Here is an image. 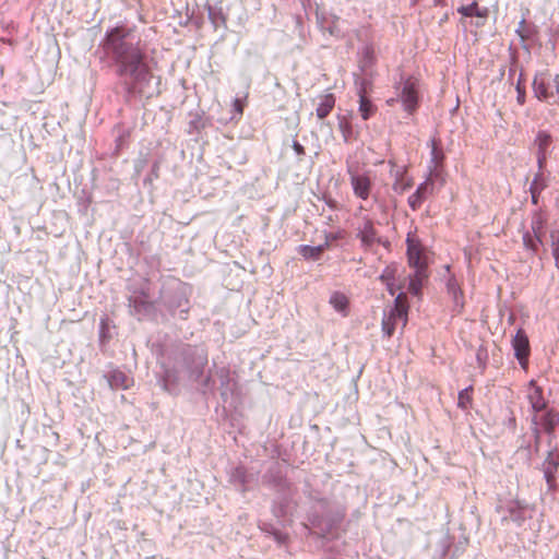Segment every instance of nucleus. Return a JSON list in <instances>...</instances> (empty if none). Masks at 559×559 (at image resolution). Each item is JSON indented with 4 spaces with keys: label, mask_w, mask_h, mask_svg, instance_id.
I'll return each mask as SVG.
<instances>
[{
    "label": "nucleus",
    "mask_w": 559,
    "mask_h": 559,
    "mask_svg": "<svg viewBox=\"0 0 559 559\" xmlns=\"http://www.w3.org/2000/svg\"><path fill=\"white\" fill-rule=\"evenodd\" d=\"M111 45L120 66V74L130 75L133 90L144 94V86L152 74L148 67L143 62V53L134 46L132 34L129 29L117 27L107 34V46Z\"/></svg>",
    "instance_id": "1"
},
{
    "label": "nucleus",
    "mask_w": 559,
    "mask_h": 559,
    "mask_svg": "<svg viewBox=\"0 0 559 559\" xmlns=\"http://www.w3.org/2000/svg\"><path fill=\"white\" fill-rule=\"evenodd\" d=\"M408 320V302L405 293H400L395 300L394 307L384 316L382 320V331L388 337H391L395 330L400 326L404 329Z\"/></svg>",
    "instance_id": "2"
},
{
    "label": "nucleus",
    "mask_w": 559,
    "mask_h": 559,
    "mask_svg": "<svg viewBox=\"0 0 559 559\" xmlns=\"http://www.w3.org/2000/svg\"><path fill=\"white\" fill-rule=\"evenodd\" d=\"M533 91L539 100L557 97L559 99V74L540 72L534 78Z\"/></svg>",
    "instance_id": "3"
},
{
    "label": "nucleus",
    "mask_w": 559,
    "mask_h": 559,
    "mask_svg": "<svg viewBox=\"0 0 559 559\" xmlns=\"http://www.w3.org/2000/svg\"><path fill=\"white\" fill-rule=\"evenodd\" d=\"M356 230V236L360 240L361 247L366 250L381 242V237L376 229L374 222L368 215L361 216V222Z\"/></svg>",
    "instance_id": "4"
},
{
    "label": "nucleus",
    "mask_w": 559,
    "mask_h": 559,
    "mask_svg": "<svg viewBox=\"0 0 559 559\" xmlns=\"http://www.w3.org/2000/svg\"><path fill=\"white\" fill-rule=\"evenodd\" d=\"M347 173L349 175L350 186L353 188L354 194L361 199L367 200L370 197L372 190V180L368 173H358L353 169L352 166L347 167Z\"/></svg>",
    "instance_id": "5"
},
{
    "label": "nucleus",
    "mask_w": 559,
    "mask_h": 559,
    "mask_svg": "<svg viewBox=\"0 0 559 559\" xmlns=\"http://www.w3.org/2000/svg\"><path fill=\"white\" fill-rule=\"evenodd\" d=\"M408 264L414 269H427V257L420 241L412 234L407 235Z\"/></svg>",
    "instance_id": "6"
},
{
    "label": "nucleus",
    "mask_w": 559,
    "mask_h": 559,
    "mask_svg": "<svg viewBox=\"0 0 559 559\" xmlns=\"http://www.w3.org/2000/svg\"><path fill=\"white\" fill-rule=\"evenodd\" d=\"M512 347L514 355L519 360L521 367L526 369L528 366V357L531 354L530 341L523 329H519L512 338Z\"/></svg>",
    "instance_id": "7"
},
{
    "label": "nucleus",
    "mask_w": 559,
    "mask_h": 559,
    "mask_svg": "<svg viewBox=\"0 0 559 559\" xmlns=\"http://www.w3.org/2000/svg\"><path fill=\"white\" fill-rule=\"evenodd\" d=\"M551 143L552 138L548 132L538 131L534 140V145L536 146V157L539 169H543L546 165Z\"/></svg>",
    "instance_id": "8"
},
{
    "label": "nucleus",
    "mask_w": 559,
    "mask_h": 559,
    "mask_svg": "<svg viewBox=\"0 0 559 559\" xmlns=\"http://www.w3.org/2000/svg\"><path fill=\"white\" fill-rule=\"evenodd\" d=\"M401 100L407 111L413 112L416 109L418 96L417 84L414 80L408 79L405 81L401 93Z\"/></svg>",
    "instance_id": "9"
},
{
    "label": "nucleus",
    "mask_w": 559,
    "mask_h": 559,
    "mask_svg": "<svg viewBox=\"0 0 559 559\" xmlns=\"http://www.w3.org/2000/svg\"><path fill=\"white\" fill-rule=\"evenodd\" d=\"M526 397L534 412L544 411L547 406L543 389L534 380H531L527 385Z\"/></svg>",
    "instance_id": "10"
},
{
    "label": "nucleus",
    "mask_w": 559,
    "mask_h": 559,
    "mask_svg": "<svg viewBox=\"0 0 559 559\" xmlns=\"http://www.w3.org/2000/svg\"><path fill=\"white\" fill-rule=\"evenodd\" d=\"M397 274V266L395 264L388 265L379 276V280L386 286L390 295H395L396 290L401 289V285H395V276Z\"/></svg>",
    "instance_id": "11"
},
{
    "label": "nucleus",
    "mask_w": 559,
    "mask_h": 559,
    "mask_svg": "<svg viewBox=\"0 0 559 559\" xmlns=\"http://www.w3.org/2000/svg\"><path fill=\"white\" fill-rule=\"evenodd\" d=\"M334 106H335V97L332 93L321 95L319 97V104L316 109L317 117L319 119H324L333 110Z\"/></svg>",
    "instance_id": "12"
},
{
    "label": "nucleus",
    "mask_w": 559,
    "mask_h": 559,
    "mask_svg": "<svg viewBox=\"0 0 559 559\" xmlns=\"http://www.w3.org/2000/svg\"><path fill=\"white\" fill-rule=\"evenodd\" d=\"M427 277V269H415V274L409 280L408 292L415 296H419L423 284Z\"/></svg>",
    "instance_id": "13"
},
{
    "label": "nucleus",
    "mask_w": 559,
    "mask_h": 559,
    "mask_svg": "<svg viewBox=\"0 0 559 559\" xmlns=\"http://www.w3.org/2000/svg\"><path fill=\"white\" fill-rule=\"evenodd\" d=\"M459 13L463 16H477L480 19H487L489 15L488 8H480L476 1L472 2L468 5H463L457 9Z\"/></svg>",
    "instance_id": "14"
},
{
    "label": "nucleus",
    "mask_w": 559,
    "mask_h": 559,
    "mask_svg": "<svg viewBox=\"0 0 559 559\" xmlns=\"http://www.w3.org/2000/svg\"><path fill=\"white\" fill-rule=\"evenodd\" d=\"M559 425V413L554 409L547 411L540 417V426L547 433H552L555 428Z\"/></svg>",
    "instance_id": "15"
},
{
    "label": "nucleus",
    "mask_w": 559,
    "mask_h": 559,
    "mask_svg": "<svg viewBox=\"0 0 559 559\" xmlns=\"http://www.w3.org/2000/svg\"><path fill=\"white\" fill-rule=\"evenodd\" d=\"M545 224H546L545 216L540 212L534 213V215L532 217L531 227H532L533 234L535 235V237L537 238L538 241H540L543 236L545 235V231H544Z\"/></svg>",
    "instance_id": "16"
},
{
    "label": "nucleus",
    "mask_w": 559,
    "mask_h": 559,
    "mask_svg": "<svg viewBox=\"0 0 559 559\" xmlns=\"http://www.w3.org/2000/svg\"><path fill=\"white\" fill-rule=\"evenodd\" d=\"M298 252L306 260H318L323 253V246L312 247L308 245H302L298 248Z\"/></svg>",
    "instance_id": "17"
},
{
    "label": "nucleus",
    "mask_w": 559,
    "mask_h": 559,
    "mask_svg": "<svg viewBox=\"0 0 559 559\" xmlns=\"http://www.w3.org/2000/svg\"><path fill=\"white\" fill-rule=\"evenodd\" d=\"M359 112L364 120L369 119L374 112V107H373L372 103L370 102V99H368L366 97L365 94H360Z\"/></svg>",
    "instance_id": "18"
},
{
    "label": "nucleus",
    "mask_w": 559,
    "mask_h": 559,
    "mask_svg": "<svg viewBox=\"0 0 559 559\" xmlns=\"http://www.w3.org/2000/svg\"><path fill=\"white\" fill-rule=\"evenodd\" d=\"M473 402V386H468L459 393L457 406L464 411L472 406Z\"/></svg>",
    "instance_id": "19"
},
{
    "label": "nucleus",
    "mask_w": 559,
    "mask_h": 559,
    "mask_svg": "<svg viewBox=\"0 0 559 559\" xmlns=\"http://www.w3.org/2000/svg\"><path fill=\"white\" fill-rule=\"evenodd\" d=\"M348 298L342 293H334L330 298V304L336 311H345L348 307Z\"/></svg>",
    "instance_id": "20"
},
{
    "label": "nucleus",
    "mask_w": 559,
    "mask_h": 559,
    "mask_svg": "<svg viewBox=\"0 0 559 559\" xmlns=\"http://www.w3.org/2000/svg\"><path fill=\"white\" fill-rule=\"evenodd\" d=\"M433 189L435 183L430 178H428L418 186L415 192L425 201L429 195L433 193Z\"/></svg>",
    "instance_id": "21"
},
{
    "label": "nucleus",
    "mask_w": 559,
    "mask_h": 559,
    "mask_svg": "<svg viewBox=\"0 0 559 559\" xmlns=\"http://www.w3.org/2000/svg\"><path fill=\"white\" fill-rule=\"evenodd\" d=\"M539 243H542V240L538 241L535 235L532 236L528 231L523 235V245L527 250L536 252Z\"/></svg>",
    "instance_id": "22"
},
{
    "label": "nucleus",
    "mask_w": 559,
    "mask_h": 559,
    "mask_svg": "<svg viewBox=\"0 0 559 559\" xmlns=\"http://www.w3.org/2000/svg\"><path fill=\"white\" fill-rule=\"evenodd\" d=\"M340 129L344 141L346 143L350 142L353 140V130L350 123L346 120H342L340 121Z\"/></svg>",
    "instance_id": "23"
},
{
    "label": "nucleus",
    "mask_w": 559,
    "mask_h": 559,
    "mask_svg": "<svg viewBox=\"0 0 559 559\" xmlns=\"http://www.w3.org/2000/svg\"><path fill=\"white\" fill-rule=\"evenodd\" d=\"M121 379V386L123 388H128V382L129 380L124 377L123 373L121 372H118V373H114L110 378V385H115V386H118L119 385V380Z\"/></svg>",
    "instance_id": "24"
},
{
    "label": "nucleus",
    "mask_w": 559,
    "mask_h": 559,
    "mask_svg": "<svg viewBox=\"0 0 559 559\" xmlns=\"http://www.w3.org/2000/svg\"><path fill=\"white\" fill-rule=\"evenodd\" d=\"M516 92H518V96H516L518 104L522 106L525 103L526 94H525V86L522 84L521 79H519V81L516 83Z\"/></svg>",
    "instance_id": "25"
},
{
    "label": "nucleus",
    "mask_w": 559,
    "mask_h": 559,
    "mask_svg": "<svg viewBox=\"0 0 559 559\" xmlns=\"http://www.w3.org/2000/svg\"><path fill=\"white\" fill-rule=\"evenodd\" d=\"M246 98H247V96L243 99L236 98L233 102L234 111L237 114L238 117H241L242 114H243V109H245V106H246Z\"/></svg>",
    "instance_id": "26"
},
{
    "label": "nucleus",
    "mask_w": 559,
    "mask_h": 559,
    "mask_svg": "<svg viewBox=\"0 0 559 559\" xmlns=\"http://www.w3.org/2000/svg\"><path fill=\"white\" fill-rule=\"evenodd\" d=\"M424 200L416 192H414L408 198V204L414 211L418 210L421 206Z\"/></svg>",
    "instance_id": "27"
},
{
    "label": "nucleus",
    "mask_w": 559,
    "mask_h": 559,
    "mask_svg": "<svg viewBox=\"0 0 559 559\" xmlns=\"http://www.w3.org/2000/svg\"><path fill=\"white\" fill-rule=\"evenodd\" d=\"M552 254L559 252V230H552L550 233Z\"/></svg>",
    "instance_id": "28"
},
{
    "label": "nucleus",
    "mask_w": 559,
    "mask_h": 559,
    "mask_svg": "<svg viewBox=\"0 0 559 559\" xmlns=\"http://www.w3.org/2000/svg\"><path fill=\"white\" fill-rule=\"evenodd\" d=\"M431 154H432V159L436 163H438V160L442 159V157H443V154H442L441 150L438 148V144H437V142L435 140L432 141Z\"/></svg>",
    "instance_id": "29"
},
{
    "label": "nucleus",
    "mask_w": 559,
    "mask_h": 559,
    "mask_svg": "<svg viewBox=\"0 0 559 559\" xmlns=\"http://www.w3.org/2000/svg\"><path fill=\"white\" fill-rule=\"evenodd\" d=\"M530 190H531V193H532V201H533V203L537 204L538 197H537L536 179L531 185Z\"/></svg>",
    "instance_id": "30"
},
{
    "label": "nucleus",
    "mask_w": 559,
    "mask_h": 559,
    "mask_svg": "<svg viewBox=\"0 0 559 559\" xmlns=\"http://www.w3.org/2000/svg\"><path fill=\"white\" fill-rule=\"evenodd\" d=\"M99 340L100 342L105 340V317L99 319Z\"/></svg>",
    "instance_id": "31"
},
{
    "label": "nucleus",
    "mask_w": 559,
    "mask_h": 559,
    "mask_svg": "<svg viewBox=\"0 0 559 559\" xmlns=\"http://www.w3.org/2000/svg\"><path fill=\"white\" fill-rule=\"evenodd\" d=\"M546 479H547V483L549 485L550 488L554 487V483H555V477L551 473L549 472H546Z\"/></svg>",
    "instance_id": "32"
},
{
    "label": "nucleus",
    "mask_w": 559,
    "mask_h": 559,
    "mask_svg": "<svg viewBox=\"0 0 559 559\" xmlns=\"http://www.w3.org/2000/svg\"><path fill=\"white\" fill-rule=\"evenodd\" d=\"M555 258V264L556 267L559 270V252H556V254H552Z\"/></svg>",
    "instance_id": "33"
},
{
    "label": "nucleus",
    "mask_w": 559,
    "mask_h": 559,
    "mask_svg": "<svg viewBox=\"0 0 559 559\" xmlns=\"http://www.w3.org/2000/svg\"><path fill=\"white\" fill-rule=\"evenodd\" d=\"M295 150L297 152H302L304 151L302 146L300 144H298V143L295 144Z\"/></svg>",
    "instance_id": "34"
},
{
    "label": "nucleus",
    "mask_w": 559,
    "mask_h": 559,
    "mask_svg": "<svg viewBox=\"0 0 559 559\" xmlns=\"http://www.w3.org/2000/svg\"><path fill=\"white\" fill-rule=\"evenodd\" d=\"M437 2H440L441 0H436Z\"/></svg>",
    "instance_id": "35"
}]
</instances>
